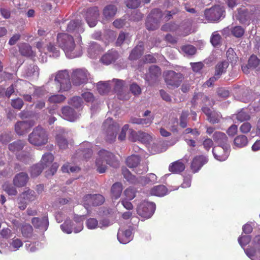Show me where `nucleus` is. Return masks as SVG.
Listing matches in <instances>:
<instances>
[{
    "label": "nucleus",
    "instance_id": "1a4fd4ad",
    "mask_svg": "<svg viewBox=\"0 0 260 260\" xmlns=\"http://www.w3.org/2000/svg\"><path fill=\"white\" fill-rule=\"evenodd\" d=\"M88 73L85 69H79L74 70L72 75V82L76 86L85 83L88 80Z\"/></svg>",
    "mask_w": 260,
    "mask_h": 260
},
{
    "label": "nucleus",
    "instance_id": "3c124183",
    "mask_svg": "<svg viewBox=\"0 0 260 260\" xmlns=\"http://www.w3.org/2000/svg\"><path fill=\"white\" fill-rule=\"evenodd\" d=\"M65 96L62 94H54L48 98V102L51 103H60L66 100Z\"/></svg>",
    "mask_w": 260,
    "mask_h": 260
},
{
    "label": "nucleus",
    "instance_id": "5701e85b",
    "mask_svg": "<svg viewBox=\"0 0 260 260\" xmlns=\"http://www.w3.org/2000/svg\"><path fill=\"white\" fill-rule=\"evenodd\" d=\"M28 180V176L25 173H20L14 177L13 184L17 187H21L26 185Z\"/></svg>",
    "mask_w": 260,
    "mask_h": 260
},
{
    "label": "nucleus",
    "instance_id": "864d4df0",
    "mask_svg": "<svg viewBox=\"0 0 260 260\" xmlns=\"http://www.w3.org/2000/svg\"><path fill=\"white\" fill-rule=\"evenodd\" d=\"M4 190L10 196H15L17 193L16 188L8 183H5L3 185Z\"/></svg>",
    "mask_w": 260,
    "mask_h": 260
},
{
    "label": "nucleus",
    "instance_id": "bf43d9fd",
    "mask_svg": "<svg viewBox=\"0 0 260 260\" xmlns=\"http://www.w3.org/2000/svg\"><path fill=\"white\" fill-rule=\"evenodd\" d=\"M86 226L88 229L93 230L99 228L98 221L94 218L88 219L86 222Z\"/></svg>",
    "mask_w": 260,
    "mask_h": 260
},
{
    "label": "nucleus",
    "instance_id": "f03ea898",
    "mask_svg": "<svg viewBox=\"0 0 260 260\" xmlns=\"http://www.w3.org/2000/svg\"><path fill=\"white\" fill-rule=\"evenodd\" d=\"M83 216L75 215L73 220L71 221L67 219L65 222L60 225L61 230L67 234H71L73 232L78 233L83 229Z\"/></svg>",
    "mask_w": 260,
    "mask_h": 260
},
{
    "label": "nucleus",
    "instance_id": "f8f14e48",
    "mask_svg": "<svg viewBox=\"0 0 260 260\" xmlns=\"http://www.w3.org/2000/svg\"><path fill=\"white\" fill-rule=\"evenodd\" d=\"M161 74L160 68L155 65H152L149 68L148 72L146 73L145 80L149 84L155 83Z\"/></svg>",
    "mask_w": 260,
    "mask_h": 260
},
{
    "label": "nucleus",
    "instance_id": "dca6fc26",
    "mask_svg": "<svg viewBox=\"0 0 260 260\" xmlns=\"http://www.w3.org/2000/svg\"><path fill=\"white\" fill-rule=\"evenodd\" d=\"M202 111L206 115L207 120L212 124L219 122L221 118V115L215 111H212L209 107L203 106Z\"/></svg>",
    "mask_w": 260,
    "mask_h": 260
},
{
    "label": "nucleus",
    "instance_id": "c9c22d12",
    "mask_svg": "<svg viewBox=\"0 0 260 260\" xmlns=\"http://www.w3.org/2000/svg\"><path fill=\"white\" fill-rule=\"evenodd\" d=\"M122 190V185L121 183H114L111 189V196L113 199H117L120 197Z\"/></svg>",
    "mask_w": 260,
    "mask_h": 260
},
{
    "label": "nucleus",
    "instance_id": "6e6552de",
    "mask_svg": "<svg viewBox=\"0 0 260 260\" xmlns=\"http://www.w3.org/2000/svg\"><path fill=\"white\" fill-rule=\"evenodd\" d=\"M55 81L60 84V90L63 91H69L71 88L70 76L66 71H61L56 75Z\"/></svg>",
    "mask_w": 260,
    "mask_h": 260
},
{
    "label": "nucleus",
    "instance_id": "4be33fe9",
    "mask_svg": "<svg viewBox=\"0 0 260 260\" xmlns=\"http://www.w3.org/2000/svg\"><path fill=\"white\" fill-rule=\"evenodd\" d=\"M118 57L117 51L113 50H109L101 58V61L105 64H109L114 62Z\"/></svg>",
    "mask_w": 260,
    "mask_h": 260
},
{
    "label": "nucleus",
    "instance_id": "a211bd4d",
    "mask_svg": "<svg viewBox=\"0 0 260 260\" xmlns=\"http://www.w3.org/2000/svg\"><path fill=\"white\" fill-rule=\"evenodd\" d=\"M117 237L119 242L123 244L129 242L133 238L132 232L130 229L124 230L123 228L119 229Z\"/></svg>",
    "mask_w": 260,
    "mask_h": 260
},
{
    "label": "nucleus",
    "instance_id": "7ed1b4c3",
    "mask_svg": "<svg viewBox=\"0 0 260 260\" xmlns=\"http://www.w3.org/2000/svg\"><path fill=\"white\" fill-rule=\"evenodd\" d=\"M48 135L46 131L41 126H37L28 135V142L35 146H42L48 142Z\"/></svg>",
    "mask_w": 260,
    "mask_h": 260
},
{
    "label": "nucleus",
    "instance_id": "e2e57ef3",
    "mask_svg": "<svg viewBox=\"0 0 260 260\" xmlns=\"http://www.w3.org/2000/svg\"><path fill=\"white\" fill-rule=\"evenodd\" d=\"M11 104L14 109L18 110H20L24 105L23 100L19 98L12 100Z\"/></svg>",
    "mask_w": 260,
    "mask_h": 260
},
{
    "label": "nucleus",
    "instance_id": "20e7f679",
    "mask_svg": "<svg viewBox=\"0 0 260 260\" xmlns=\"http://www.w3.org/2000/svg\"><path fill=\"white\" fill-rule=\"evenodd\" d=\"M183 79V75L174 71H168L164 73V80L167 87L170 89L178 87Z\"/></svg>",
    "mask_w": 260,
    "mask_h": 260
},
{
    "label": "nucleus",
    "instance_id": "4d7b16f0",
    "mask_svg": "<svg viewBox=\"0 0 260 260\" xmlns=\"http://www.w3.org/2000/svg\"><path fill=\"white\" fill-rule=\"evenodd\" d=\"M182 51L189 55H194L196 53V48L192 45H187L181 47Z\"/></svg>",
    "mask_w": 260,
    "mask_h": 260
},
{
    "label": "nucleus",
    "instance_id": "a878e982",
    "mask_svg": "<svg viewBox=\"0 0 260 260\" xmlns=\"http://www.w3.org/2000/svg\"><path fill=\"white\" fill-rule=\"evenodd\" d=\"M26 145V142L24 140H17L10 143L8 145V149L14 153H17L22 150Z\"/></svg>",
    "mask_w": 260,
    "mask_h": 260
},
{
    "label": "nucleus",
    "instance_id": "a19ab883",
    "mask_svg": "<svg viewBox=\"0 0 260 260\" xmlns=\"http://www.w3.org/2000/svg\"><path fill=\"white\" fill-rule=\"evenodd\" d=\"M162 16V13L160 9H154L151 11L147 17H151L152 20H154V21L160 23Z\"/></svg>",
    "mask_w": 260,
    "mask_h": 260
},
{
    "label": "nucleus",
    "instance_id": "37998d69",
    "mask_svg": "<svg viewBox=\"0 0 260 260\" xmlns=\"http://www.w3.org/2000/svg\"><path fill=\"white\" fill-rule=\"evenodd\" d=\"M157 179L156 176L153 173L148 174L146 177L140 178L141 183L144 185L147 184H154L156 182Z\"/></svg>",
    "mask_w": 260,
    "mask_h": 260
},
{
    "label": "nucleus",
    "instance_id": "f3484780",
    "mask_svg": "<svg viewBox=\"0 0 260 260\" xmlns=\"http://www.w3.org/2000/svg\"><path fill=\"white\" fill-rule=\"evenodd\" d=\"M112 81L115 82L114 90L117 92L118 98L121 100H129L131 96L129 93L128 92L124 93L122 91V89L124 85V81L118 79H113Z\"/></svg>",
    "mask_w": 260,
    "mask_h": 260
},
{
    "label": "nucleus",
    "instance_id": "de8ad7c7",
    "mask_svg": "<svg viewBox=\"0 0 260 260\" xmlns=\"http://www.w3.org/2000/svg\"><path fill=\"white\" fill-rule=\"evenodd\" d=\"M226 57L228 60L232 63H236L238 59L236 53L232 48H230L226 51Z\"/></svg>",
    "mask_w": 260,
    "mask_h": 260
},
{
    "label": "nucleus",
    "instance_id": "338daca9",
    "mask_svg": "<svg viewBox=\"0 0 260 260\" xmlns=\"http://www.w3.org/2000/svg\"><path fill=\"white\" fill-rule=\"evenodd\" d=\"M129 90L135 95H138L141 93V88L135 83H133L130 85Z\"/></svg>",
    "mask_w": 260,
    "mask_h": 260
},
{
    "label": "nucleus",
    "instance_id": "72a5a7b5",
    "mask_svg": "<svg viewBox=\"0 0 260 260\" xmlns=\"http://www.w3.org/2000/svg\"><path fill=\"white\" fill-rule=\"evenodd\" d=\"M199 98L201 99L202 104L204 105V106L207 107V105H208L212 107L214 105L213 100H210L208 96L201 93L194 95L193 97L192 102L194 104Z\"/></svg>",
    "mask_w": 260,
    "mask_h": 260
},
{
    "label": "nucleus",
    "instance_id": "f257e3e1",
    "mask_svg": "<svg viewBox=\"0 0 260 260\" xmlns=\"http://www.w3.org/2000/svg\"><path fill=\"white\" fill-rule=\"evenodd\" d=\"M57 44L69 58H73L81 55L80 48H76L74 39L71 35L66 33L58 34L57 37Z\"/></svg>",
    "mask_w": 260,
    "mask_h": 260
},
{
    "label": "nucleus",
    "instance_id": "5fc2aeb1",
    "mask_svg": "<svg viewBox=\"0 0 260 260\" xmlns=\"http://www.w3.org/2000/svg\"><path fill=\"white\" fill-rule=\"evenodd\" d=\"M231 32L235 37L237 38H241L243 36L245 32V30L241 26H236L232 28Z\"/></svg>",
    "mask_w": 260,
    "mask_h": 260
},
{
    "label": "nucleus",
    "instance_id": "6ab92c4d",
    "mask_svg": "<svg viewBox=\"0 0 260 260\" xmlns=\"http://www.w3.org/2000/svg\"><path fill=\"white\" fill-rule=\"evenodd\" d=\"M0 245L2 247L6 248L5 252L7 250L10 251H16L22 246L23 243L20 239L14 237L10 240L9 245L8 244L7 245L3 244L2 242H0Z\"/></svg>",
    "mask_w": 260,
    "mask_h": 260
},
{
    "label": "nucleus",
    "instance_id": "412c9836",
    "mask_svg": "<svg viewBox=\"0 0 260 260\" xmlns=\"http://www.w3.org/2000/svg\"><path fill=\"white\" fill-rule=\"evenodd\" d=\"M61 113L64 118L70 121H74L77 118L76 111L69 106L63 107L61 109Z\"/></svg>",
    "mask_w": 260,
    "mask_h": 260
},
{
    "label": "nucleus",
    "instance_id": "a18cd8bd",
    "mask_svg": "<svg viewBox=\"0 0 260 260\" xmlns=\"http://www.w3.org/2000/svg\"><path fill=\"white\" fill-rule=\"evenodd\" d=\"M145 24L147 29L149 30H156L159 26V23L152 20L151 17H147Z\"/></svg>",
    "mask_w": 260,
    "mask_h": 260
},
{
    "label": "nucleus",
    "instance_id": "393cba45",
    "mask_svg": "<svg viewBox=\"0 0 260 260\" xmlns=\"http://www.w3.org/2000/svg\"><path fill=\"white\" fill-rule=\"evenodd\" d=\"M32 223L36 228L39 229L42 231H45L48 228L49 222L46 217H44L41 219L35 217L32 219Z\"/></svg>",
    "mask_w": 260,
    "mask_h": 260
},
{
    "label": "nucleus",
    "instance_id": "aec40b11",
    "mask_svg": "<svg viewBox=\"0 0 260 260\" xmlns=\"http://www.w3.org/2000/svg\"><path fill=\"white\" fill-rule=\"evenodd\" d=\"M212 138L214 142L217 144V146H229L228 144V137L224 133L215 132L214 133Z\"/></svg>",
    "mask_w": 260,
    "mask_h": 260
},
{
    "label": "nucleus",
    "instance_id": "0eeeda50",
    "mask_svg": "<svg viewBox=\"0 0 260 260\" xmlns=\"http://www.w3.org/2000/svg\"><path fill=\"white\" fill-rule=\"evenodd\" d=\"M155 205L153 202L144 201L138 207L137 213L144 218H149L154 213Z\"/></svg>",
    "mask_w": 260,
    "mask_h": 260
},
{
    "label": "nucleus",
    "instance_id": "ea45409f",
    "mask_svg": "<svg viewBox=\"0 0 260 260\" xmlns=\"http://www.w3.org/2000/svg\"><path fill=\"white\" fill-rule=\"evenodd\" d=\"M110 89L109 82H99L97 84V89L100 94H107Z\"/></svg>",
    "mask_w": 260,
    "mask_h": 260
},
{
    "label": "nucleus",
    "instance_id": "4468645a",
    "mask_svg": "<svg viewBox=\"0 0 260 260\" xmlns=\"http://www.w3.org/2000/svg\"><path fill=\"white\" fill-rule=\"evenodd\" d=\"M229 149L230 146H215L212 149V153L215 159L223 161L228 157Z\"/></svg>",
    "mask_w": 260,
    "mask_h": 260
},
{
    "label": "nucleus",
    "instance_id": "0e129e2a",
    "mask_svg": "<svg viewBox=\"0 0 260 260\" xmlns=\"http://www.w3.org/2000/svg\"><path fill=\"white\" fill-rule=\"evenodd\" d=\"M250 240L251 237L248 235H242L238 238L239 243L242 247L248 244Z\"/></svg>",
    "mask_w": 260,
    "mask_h": 260
},
{
    "label": "nucleus",
    "instance_id": "b1692460",
    "mask_svg": "<svg viewBox=\"0 0 260 260\" xmlns=\"http://www.w3.org/2000/svg\"><path fill=\"white\" fill-rule=\"evenodd\" d=\"M144 51L143 43L141 42L132 50L128 58L131 60H137L143 55Z\"/></svg>",
    "mask_w": 260,
    "mask_h": 260
},
{
    "label": "nucleus",
    "instance_id": "cd10ccee",
    "mask_svg": "<svg viewBox=\"0 0 260 260\" xmlns=\"http://www.w3.org/2000/svg\"><path fill=\"white\" fill-rule=\"evenodd\" d=\"M249 250L253 255H257L260 254V236H256L252 241L251 246L244 250Z\"/></svg>",
    "mask_w": 260,
    "mask_h": 260
},
{
    "label": "nucleus",
    "instance_id": "69168bd1",
    "mask_svg": "<svg viewBox=\"0 0 260 260\" xmlns=\"http://www.w3.org/2000/svg\"><path fill=\"white\" fill-rule=\"evenodd\" d=\"M140 140L139 141L143 143H148L152 140V137L150 135L142 132L141 134H140Z\"/></svg>",
    "mask_w": 260,
    "mask_h": 260
},
{
    "label": "nucleus",
    "instance_id": "e433bc0d",
    "mask_svg": "<svg viewBox=\"0 0 260 260\" xmlns=\"http://www.w3.org/2000/svg\"><path fill=\"white\" fill-rule=\"evenodd\" d=\"M128 167L133 169L137 173L141 174L148 171V167L146 164H128Z\"/></svg>",
    "mask_w": 260,
    "mask_h": 260
},
{
    "label": "nucleus",
    "instance_id": "603ef678",
    "mask_svg": "<svg viewBox=\"0 0 260 260\" xmlns=\"http://www.w3.org/2000/svg\"><path fill=\"white\" fill-rule=\"evenodd\" d=\"M32 228L30 224H25L21 227V233L23 237L28 238L31 235Z\"/></svg>",
    "mask_w": 260,
    "mask_h": 260
},
{
    "label": "nucleus",
    "instance_id": "680f3d73",
    "mask_svg": "<svg viewBox=\"0 0 260 260\" xmlns=\"http://www.w3.org/2000/svg\"><path fill=\"white\" fill-rule=\"evenodd\" d=\"M259 64V60L256 55H252L248 60V66L251 68H255Z\"/></svg>",
    "mask_w": 260,
    "mask_h": 260
},
{
    "label": "nucleus",
    "instance_id": "774afa93",
    "mask_svg": "<svg viewBox=\"0 0 260 260\" xmlns=\"http://www.w3.org/2000/svg\"><path fill=\"white\" fill-rule=\"evenodd\" d=\"M126 200L129 201L135 197V190L132 187L127 188L124 192Z\"/></svg>",
    "mask_w": 260,
    "mask_h": 260
},
{
    "label": "nucleus",
    "instance_id": "2f4dec72",
    "mask_svg": "<svg viewBox=\"0 0 260 260\" xmlns=\"http://www.w3.org/2000/svg\"><path fill=\"white\" fill-rule=\"evenodd\" d=\"M117 11V9L115 6L109 5L103 9V14L105 19L109 20L115 15Z\"/></svg>",
    "mask_w": 260,
    "mask_h": 260
},
{
    "label": "nucleus",
    "instance_id": "09e8293b",
    "mask_svg": "<svg viewBox=\"0 0 260 260\" xmlns=\"http://www.w3.org/2000/svg\"><path fill=\"white\" fill-rule=\"evenodd\" d=\"M122 173L124 178H125L127 181L132 183H135L137 182V179L131 173L127 168H123Z\"/></svg>",
    "mask_w": 260,
    "mask_h": 260
},
{
    "label": "nucleus",
    "instance_id": "9d476101",
    "mask_svg": "<svg viewBox=\"0 0 260 260\" xmlns=\"http://www.w3.org/2000/svg\"><path fill=\"white\" fill-rule=\"evenodd\" d=\"M104 200V197L101 194H87L84 197L83 203L84 207L87 208V206L91 205L99 206L102 204Z\"/></svg>",
    "mask_w": 260,
    "mask_h": 260
},
{
    "label": "nucleus",
    "instance_id": "79ce46f5",
    "mask_svg": "<svg viewBox=\"0 0 260 260\" xmlns=\"http://www.w3.org/2000/svg\"><path fill=\"white\" fill-rule=\"evenodd\" d=\"M68 104L76 109H79L83 106V102L82 98L75 96L70 99Z\"/></svg>",
    "mask_w": 260,
    "mask_h": 260
},
{
    "label": "nucleus",
    "instance_id": "49530a36",
    "mask_svg": "<svg viewBox=\"0 0 260 260\" xmlns=\"http://www.w3.org/2000/svg\"><path fill=\"white\" fill-rule=\"evenodd\" d=\"M189 115L188 111H183L179 118V125L181 127L184 128L187 126V117Z\"/></svg>",
    "mask_w": 260,
    "mask_h": 260
},
{
    "label": "nucleus",
    "instance_id": "c03bdc74",
    "mask_svg": "<svg viewBox=\"0 0 260 260\" xmlns=\"http://www.w3.org/2000/svg\"><path fill=\"white\" fill-rule=\"evenodd\" d=\"M236 119L240 122L249 120L250 119V115L244 109H242L235 115Z\"/></svg>",
    "mask_w": 260,
    "mask_h": 260
},
{
    "label": "nucleus",
    "instance_id": "6e6d98bb",
    "mask_svg": "<svg viewBox=\"0 0 260 260\" xmlns=\"http://www.w3.org/2000/svg\"><path fill=\"white\" fill-rule=\"evenodd\" d=\"M62 172H77L80 170V168L77 165H74L73 166H70L68 164H64L61 167Z\"/></svg>",
    "mask_w": 260,
    "mask_h": 260
},
{
    "label": "nucleus",
    "instance_id": "2eb2a0df",
    "mask_svg": "<svg viewBox=\"0 0 260 260\" xmlns=\"http://www.w3.org/2000/svg\"><path fill=\"white\" fill-rule=\"evenodd\" d=\"M237 12L236 18L241 24H245L250 20L252 14L246 7L241 6L237 9Z\"/></svg>",
    "mask_w": 260,
    "mask_h": 260
},
{
    "label": "nucleus",
    "instance_id": "13d9d810",
    "mask_svg": "<svg viewBox=\"0 0 260 260\" xmlns=\"http://www.w3.org/2000/svg\"><path fill=\"white\" fill-rule=\"evenodd\" d=\"M25 246L27 251L30 252H35L40 247L39 243L38 242L31 243L27 242Z\"/></svg>",
    "mask_w": 260,
    "mask_h": 260
},
{
    "label": "nucleus",
    "instance_id": "7c9ffc66",
    "mask_svg": "<svg viewBox=\"0 0 260 260\" xmlns=\"http://www.w3.org/2000/svg\"><path fill=\"white\" fill-rule=\"evenodd\" d=\"M19 51L23 56H31L33 55V52L30 45L26 43H21L18 45Z\"/></svg>",
    "mask_w": 260,
    "mask_h": 260
},
{
    "label": "nucleus",
    "instance_id": "c85d7f7f",
    "mask_svg": "<svg viewBox=\"0 0 260 260\" xmlns=\"http://www.w3.org/2000/svg\"><path fill=\"white\" fill-rule=\"evenodd\" d=\"M65 133L63 129H61L59 133L56 135L55 138L57 145L59 148L61 149H65L67 148L68 146V141L63 135Z\"/></svg>",
    "mask_w": 260,
    "mask_h": 260
},
{
    "label": "nucleus",
    "instance_id": "052dcab7",
    "mask_svg": "<svg viewBox=\"0 0 260 260\" xmlns=\"http://www.w3.org/2000/svg\"><path fill=\"white\" fill-rule=\"evenodd\" d=\"M221 39V38L220 35L219 34L214 32L212 34V35L211 37L210 42L213 46L216 47L220 44Z\"/></svg>",
    "mask_w": 260,
    "mask_h": 260
},
{
    "label": "nucleus",
    "instance_id": "39448f33",
    "mask_svg": "<svg viewBox=\"0 0 260 260\" xmlns=\"http://www.w3.org/2000/svg\"><path fill=\"white\" fill-rule=\"evenodd\" d=\"M103 126L106 128V141L110 143H113L115 140L117 133L119 128L118 124L114 122L112 118L107 119L103 123Z\"/></svg>",
    "mask_w": 260,
    "mask_h": 260
},
{
    "label": "nucleus",
    "instance_id": "c756f323",
    "mask_svg": "<svg viewBox=\"0 0 260 260\" xmlns=\"http://www.w3.org/2000/svg\"><path fill=\"white\" fill-rule=\"evenodd\" d=\"M82 24L81 20H72L68 24L66 30L69 32H73L75 30H77L79 32H83Z\"/></svg>",
    "mask_w": 260,
    "mask_h": 260
},
{
    "label": "nucleus",
    "instance_id": "423d86ee",
    "mask_svg": "<svg viewBox=\"0 0 260 260\" xmlns=\"http://www.w3.org/2000/svg\"><path fill=\"white\" fill-rule=\"evenodd\" d=\"M225 10L223 7L219 5L214 6L210 9H206L204 12L205 17L209 22L218 21L224 14Z\"/></svg>",
    "mask_w": 260,
    "mask_h": 260
},
{
    "label": "nucleus",
    "instance_id": "8fccbe9b",
    "mask_svg": "<svg viewBox=\"0 0 260 260\" xmlns=\"http://www.w3.org/2000/svg\"><path fill=\"white\" fill-rule=\"evenodd\" d=\"M169 169L170 171L174 173H179L185 169L184 164H172Z\"/></svg>",
    "mask_w": 260,
    "mask_h": 260
},
{
    "label": "nucleus",
    "instance_id": "9b49d317",
    "mask_svg": "<svg viewBox=\"0 0 260 260\" xmlns=\"http://www.w3.org/2000/svg\"><path fill=\"white\" fill-rule=\"evenodd\" d=\"M32 120L18 121L15 125V131L19 136H22L27 133L35 125Z\"/></svg>",
    "mask_w": 260,
    "mask_h": 260
},
{
    "label": "nucleus",
    "instance_id": "ddd939ff",
    "mask_svg": "<svg viewBox=\"0 0 260 260\" xmlns=\"http://www.w3.org/2000/svg\"><path fill=\"white\" fill-rule=\"evenodd\" d=\"M99 16V10L98 7L88 8L86 11L85 19L90 27L95 26Z\"/></svg>",
    "mask_w": 260,
    "mask_h": 260
},
{
    "label": "nucleus",
    "instance_id": "473e14b6",
    "mask_svg": "<svg viewBox=\"0 0 260 260\" xmlns=\"http://www.w3.org/2000/svg\"><path fill=\"white\" fill-rule=\"evenodd\" d=\"M168 192V189L164 185H158L153 187L149 191V194L157 197L166 195Z\"/></svg>",
    "mask_w": 260,
    "mask_h": 260
},
{
    "label": "nucleus",
    "instance_id": "4c0bfd02",
    "mask_svg": "<svg viewBox=\"0 0 260 260\" xmlns=\"http://www.w3.org/2000/svg\"><path fill=\"white\" fill-rule=\"evenodd\" d=\"M234 144L238 148L245 147L248 144V139L245 135H239L235 138Z\"/></svg>",
    "mask_w": 260,
    "mask_h": 260
},
{
    "label": "nucleus",
    "instance_id": "58836bf2",
    "mask_svg": "<svg viewBox=\"0 0 260 260\" xmlns=\"http://www.w3.org/2000/svg\"><path fill=\"white\" fill-rule=\"evenodd\" d=\"M21 198H23L26 201H33L37 199L36 192L30 189H26L22 193L20 194Z\"/></svg>",
    "mask_w": 260,
    "mask_h": 260
},
{
    "label": "nucleus",
    "instance_id": "f704fd0d",
    "mask_svg": "<svg viewBox=\"0 0 260 260\" xmlns=\"http://www.w3.org/2000/svg\"><path fill=\"white\" fill-rule=\"evenodd\" d=\"M228 67L229 62L228 61H222L218 62L215 67V75L220 78L221 75L225 72Z\"/></svg>",
    "mask_w": 260,
    "mask_h": 260
},
{
    "label": "nucleus",
    "instance_id": "bb28decb",
    "mask_svg": "<svg viewBox=\"0 0 260 260\" xmlns=\"http://www.w3.org/2000/svg\"><path fill=\"white\" fill-rule=\"evenodd\" d=\"M99 159L102 162H113L114 161V154L105 149L100 150L98 152Z\"/></svg>",
    "mask_w": 260,
    "mask_h": 260
}]
</instances>
